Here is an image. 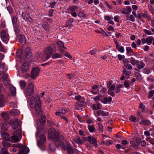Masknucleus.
<instances>
[{
	"mask_svg": "<svg viewBox=\"0 0 154 154\" xmlns=\"http://www.w3.org/2000/svg\"><path fill=\"white\" fill-rule=\"evenodd\" d=\"M30 105L31 108L35 109L37 114H42V111L41 109V103L39 97H32L31 99Z\"/></svg>",
	"mask_w": 154,
	"mask_h": 154,
	"instance_id": "nucleus-1",
	"label": "nucleus"
},
{
	"mask_svg": "<svg viewBox=\"0 0 154 154\" xmlns=\"http://www.w3.org/2000/svg\"><path fill=\"white\" fill-rule=\"evenodd\" d=\"M38 126L37 128V131L36 133V136L38 137L40 139L38 140H37V144L38 146L40 149L44 150L45 149V147L43 146L46 140V137L45 135L44 134H41V131H43L44 129L43 126Z\"/></svg>",
	"mask_w": 154,
	"mask_h": 154,
	"instance_id": "nucleus-2",
	"label": "nucleus"
},
{
	"mask_svg": "<svg viewBox=\"0 0 154 154\" xmlns=\"http://www.w3.org/2000/svg\"><path fill=\"white\" fill-rule=\"evenodd\" d=\"M60 132L57 131L55 128H52L49 132L48 138L51 140H54L55 142H60L63 140L64 137L63 135H60Z\"/></svg>",
	"mask_w": 154,
	"mask_h": 154,
	"instance_id": "nucleus-3",
	"label": "nucleus"
},
{
	"mask_svg": "<svg viewBox=\"0 0 154 154\" xmlns=\"http://www.w3.org/2000/svg\"><path fill=\"white\" fill-rule=\"evenodd\" d=\"M56 44L54 42H52L45 49L43 57L46 60L48 59L53 52L56 51Z\"/></svg>",
	"mask_w": 154,
	"mask_h": 154,
	"instance_id": "nucleus-4",
	"label": "nucleus"
},
{
	"mask_svg": "<svg viewBox=\"0 0 154 154\" xmlns=\"http://www.w3.org/2000/svg\"><path fill=\"white\" fill-rule=\"evenodd\" d=\"M22 137L21 130L19 129L13 133V135L11 137L12 142H18Z\"/></svg>",
	"mask_w": 154,
	"mask_h": 154,
	"instance_id": "nucleus-5",
	"label": "nucleus"
},
{
	"mask_svg": "<svg viewBox=\"0 0 154 154\" xmlns=\"http://www.w3.org/2000/svg\"><path fill=\"white\" fill-rule=\"evenodd\" d=\"M21 121L18 119H11L9 121L8 124L12 126L14 129H16L19 125V122Z\"/></svg>",
	"mask_w": 154,
	"mask_h": 154,
	"instance_id": "nucleus-6",
	"label": "nucleus"
},
{
	"mask_svg": "<svg viewBox=\"0 0 154 154\" xmlns=\"http://www.w3.org/2000/svg\"><path fill=\"white\" fill-rule=\"evenodd\" d=\"M1 36L2 41L7 43L8 41L9 37L8 34L5 30H3L1 32Z\"/></svg>",
	"mask_w": 154,
	"mask_h": 154,
	"instance_id": "nucleus-7",
	"label": "nucleus"
},
{
	"mask_svg": "<svg viewBox=\"0 0 154 154\" xmlns=\"http://www.w3.org/2000/svg\"><path fill=\"white\" fill-rule=\"evenodd\" d=\"M30 66L29 63L28 61L24 62L21 67V69L23 73L29 71Z\"/></svg>",
	"mask_w": 154,
	"mask_h": 154,
	"instance_id": "nucleus-8",
	"label": "nucleus"
},
{
	"mask_svg": "<svg viewBox=\"0 0 154 154\" xmlns=\"http://www.w3.org/2000/svg\"><path fill=\"white\" fill-rule=\"evenodd\" d=\"M34 87L33 84L31 83L27 87L26 91V95L30 96L32 95L34 91Z\"/></svg>",
	"mask_w": 154,
	"mask_h": 154,
	"instance_id": "nucleus-9",
	"label": "nucleus"
},
{
	"mask_svg": "<svg viewBox=\"0 0 154 154\" xmlns=\"http://www.w3.org/2000/svg\"><path fill=\"white\" fill-rule=\"evenodd\" d=\"M40 69L38 67L32 69L31 72V77L32 79H35L38 75Z\"/></svg>",
	"mask_w": 154,
	"mask_h": 154,
	"instance_id": "nucleus-10",
	"label": "nucleus"
},
{
	"mask_svg": "<svg viewBox=\"0 0 154 154\" xmlns=\"http://www.w3.org/2000/svg\"><path fill=\"white\" fill-rule=\"evenodd\" d=\"M73 141L77 143L79 145H82L84 142V141H86L87 139L85 137L82 138V139H81L79 137H77L73 139Z\"/></svg>",
	"mask_w": 154,
	"mask_h": 154,
	"instance_id": "nucleus-11",
	"label": "nucleus"
},
{
	"mask_svg": "<svg viewBox=\"0 0 154 154\" xmlns=\"http://www.w3.org/2000/svg\"><path fill=\"white\" fill-rule=\"evenodd\" d=\"M29 149L24 145H22L17 154H27L29 151Z\"/></svg>",
	"mask_w": 154,
	"mask_h": 154,
	"instance_id": "nucleus-12",
	"label": "nucleus"
},
{
	"mask_svg": "<svg viewBox=\"0 0 154 154\" xmlns=\"http://www.w3.org/2000/svg\"><path fill=\"white\" fill-rule=\"evenodd\" d=\"M67 150L68 154H73L75 152V149L73 148L71 145L69 144H67V146L64 150Z\"/></svg>",
	"mask_w": 154,
	"mask_h": 154,
	"instance_id": "nucleus-13",
	"label": "nucleus"
},
{
	"mask_svg": "<svg viewBox=\"0 0 154 154\" xmlns=\"http://www.w3.org/2000/svg\"><path fill=\"white\" fill-rule=\"evenodd\" d=\"M87 139L89 142L94 146L97 144V139L94 137H91V136H88V137Z\"/></svg>",
	"mask_w": 154,
	"mask_h": 154,
	"instance_id": "nucleus-14",
	"label": "nucleus"
},
{
	"mask_svg": "<svg viewBox=\"0 0 154 154\" xmlns=\"http://www.w3.org/2000/svg\"><path fill=\"white\" fill-rule=\"evenodd\" d=\"M1 137L4 141H8L10 140V136L7 133L5 132H1Z\"/></svg>",
	"mask_w": 154,
	"mask_h": 154,
	"instance_id": "nucleus-15",
	"label": "nucleus"
},
{
	"mask_svg": "<svg viewBox=\"0 0 154 154\" xmlns=\"http://www.w3.org/2000/svg\"><path fill=\"white\" fill-rule=\"evenodd\" d=\"M115 43L116 46V48L118 50V51L121 53L124 52L125 51L124 47L122 46L120 47L119 42L116 40L115 41Z\"/></svg>",
	"mask_w": 154,
	"mask_h": 154,
	"instance_id": "nucleus-16",
	"label": "nucleus"
},
{
	"mask_svg": "<svg viewBox=\"0 0 154 154\" xmlns=\"http://www.w3.org/2000/svg\"><path fill=\"white\" fill-rule=\"evenodd\" d=\"M129 139L130 140V144L132 146L134 147L135 146L134 139H135V135L134 133L132 134L131 136H129Z\"/></svg>",
	"mask_w": 154,
	"mask_h": 154,
	"instance_id": "nucleus-17",
	"label": "nucleus"
},
{
	"mask_svg": "<svg viewBox=\"0 0 154 154\" xmlns=\"http://www.w3.org/2000/svg\"><path fill=\"white\" fill-rule=\"evenodd\" d=\"M92 108L93 110H97L98 109H102V106L100 103H98L97 104H93L91 105Z\"/></svg>",
	"mask_w": 154,
	"mask_h": 154,
	"instance_id": "nucleus-18",
	"label": "nucleus"
},
{
	"mask_svg": "<svg viewBox=\"0 0 154 154\" xmlns=\"http://www.w3.org/2000/svg\"><path fill=\"white\" fill-rule=\"evenodd\" d=\"M26 57L29 58L32 55V53L31 51L30 48L29 47H27L26 49Z\"/></svg>",
	"mask_w": 154,
	"mask_h": 154,
	"instance_id": "nucleus-19",
	"label": "nucleus"
},
{
	"mask_svg": "<svg viewBox=\"0 0 154 154\" xmlns=\"http://www.w3.org/2000/svg\"><path fill=\"white\" fill-rule=\"evenodd\" d=\"M6 99L2 94L0 95V107H2L5 106V103Z\"/></svg>",
	"mask_w": 154,
	"mask_h": 154,
	"instance_id": "nucleus-20",
	"label": "nucleus"
},
{
	"mask_svg": "<svg viewBox=\"0 0 154 154\" xmlns=\"http://www.w3.org/2000/svg\"><path fill=\"white\" fill-rule=\"evenodd\" d=\"M98 86L97 85H95L93 86L92 87V90H91L90 92L94 94H96L99 93V89H98L97 91H95L94 90L97 89L98 88Z\"/></svg>",
	"mask_w": 154,
	"mask_h": 154,
	"instance_id": "nucleus-21",
	"label": "nucleus"
},
{
	"mask_svg": "<svg viewBox=\"0 0 154 154\" xmlns=\"http://www.w3.org/2000/svg\"><path fill=\"white\" fill-rule=\"evenodd\" d=\"M19 41L22 45H24L25 44L26 40L25 37L24 35H20Z\"/></svg>",
	"mask_w": 154,
	"mask_h": 154,
	"instance_id": "nucleus-22",
	"label": "nucleus"
},
{
	"mask_svg": "<svg viewBox=\"0 0 154 154\" xmlns=\"http://www.w3.org/2000/svg\"><path fill=\"white\" fill-rule=\"evenodd\" d=\"M2 116L3 119L5 121V122H6L9 119V114L5 112H2Z\"/></svg>",
	"mask_w": 154,
	"mask_h": 154,
	"instance_id": "nucleus-23",
	"label": "nucleus"
},
{
	"mask_svg": "<svg viewBox=\"0 0 154 154\" xmlns=\"http://www.w3.org/2000/svg\"><path fill=\"white\" fill-rule=\"evenodd\" d=\"M131 72L130 71H127V72L125 73L124 75H123L121 77V80H123L125 79L128 78L129 77Z\"/></svg>",
	"mask_w": 154,
	"mask_h": 154,
	"instance_id": "nucleus-24",
	"label": "nucleus"
},
{
	"mask_svg": "<svg viewBox=\"0 0 154 154\" xmlns=\"http://www.w3.org/2000/svg\"><path fill=\"white\" fill-rule=\"evenodd\" d=\"M46 117L45 115H43L42 116L39 121L40 123L42 125H43L46 122Z\"/></svg>",
	"mask_w": 154,
	"mask_h": 154,
	"instance_id": "nucleus-25",
	"label": "nucleus"
},
{
	"mask_svg": "<svg viewBox=\"0 0 154 154\" xmlns=\"http://www.w3.org/2000/svg\"><path fill=\"white\" fill-rule=\"evenodd\" d=\"M5 66V64L4 63H2L0 61V75L2 74Z\"/></svg>",
	"mask_w": 154,
	"mask_h": 154,
	"instance_id": "nucleus-26",
	"label": "nucleus"
},
{
	"mask_svg": "<svg viewBox=\"0 0 154 154\" xmlns=\"http://www.w3.org/2000/svg\"><path fill=\"white\" fill-rule=\"evenodd\" d=\"M21 16L23 17V19L24 20L26 21L27 20L29 15L28 13L26 12H24L22 13Z\"/></svg>",
	"mask_w": 154,
	"mask_h": 154,
	"instance_id": "nucleus-27",
	"label": "nucleus"
},
{
	"mask_svg": "<svg viewBox=\"0 0 154 154\" xmlns=\"http://www.w3.org/2000/svg\"><path fill=\"white\" fill-rule=\"evenodd\" d=\"M43 27L46 31H49L50 30V26L48 23L47 22H45L43 25Z\"/></svg>",
	"mask_w": 154,
	"mask_h": 154,
	"instance_id": "nucleus-28",
	"label": "nucleus"
},
{
	"mask_svg": "<svg viewBox=\"0 0 154 154\" xmlns=\"http://www.w3.org/2000/svg\"><path fill=\"white\" fill-rule=\"evenodd\" d=\"M88 128L91 133H93L95 131V128L94 125H88Z\"/></svg>",
	"mask_w": 154,
	"mask_h": 154,
	"instance_id": "nucleus-29",
	"label": "nucleus"
},
{
	"mask_svg": "<svg viewBox=\"0 0 154 154\" xmlns=\"http://www.w3.org/2000/svg\"><path fill=\"white\" fill-rule=\"evenodd\" d=\"M2 145L4 148L10 147L11 146V144L6 141H2Z\"/></svg>",
	"mask_w": 154,
	"mask_h": 154,
	"instance_id": "nucleus-30",
	"label": "nucleus"
},
{
	"mask_svg": "<svg viewBox=\"0 0 154 154\" xmlns=\"http://www.w3.org/2000/svg\"><path fill=\"white\" fill-rule=\"evenodd\" d=\"M153 39V36H149L146 38V43L148 45H150L152 42Z\"/></svg>",
	"mask_w": 154,
	"mask_h": 154,
	"instance_id": "nucleus-31",
	"label": "nucleus"
},
{
	"mask_svg": "<svg viewBox=\"0 0 154 154\" xmlns=\"http://www.w3.org/2000/svg\"><path fill=\"white\" fill-rule=\"evenodd\" d=\"M10 90L11 92L12 96H14L16 95V89L14 86H11L10 87Z\"/></svg>",
	"mask_w": 154,
	"mask_h": 154,
	"instance_id": "nucleus-32",
	"label": "nucleus"
},
{
	"mask_svg": "<svg viewBox=\"0 0 154 154\" xmlns=\"http://www.w3.org/2000/svg\"><path fill=\"white\" fill-rule=\"evenodd\" d=\"M14 27V31L15 32L17 36L19 34L20 32V28L17 25H13Z\"/></svg>",
	"mask_w": 154,
	"mask_h": 154,
	"instance_id": "nucleus-33",
	"label": "nucleus"
},
{
	"mask_svg": "<svg viewBox=\"0 0 154 154\" xmlns=\"http://www.w3.org/2000/svg\"><path fill=\"white\" fill-rule=\"evenodd\" d=\"M20 113V112L17 109H14L11 111L10 114L14 116H16L19 114Z\"/></svg>",
	"mask_w": 154,
	"mask_h": 154,
	"instance_id": "nucleus-34",
	"label": "nucleus"
},
{
	"mask_svg": "<svg viewBox=\"0 0 154 154\" xmlns=\"http://www.w3.org/2000/svg\"><path fill=\"white\" fill-rule=\"evenodd\" d=\"M112 100V98L111 97H109L108 98L105 97L103 99V103L104 104H106L108 102H110Z\"/></svg>",
	"mask_w": 154,
	"mask_h": 154,
	"instance_id": "nucleus-35",
	"label": "nucleus"
},
{
	"mask_svg": "<svg viewBox=\"0 0 154 154\" xmlns=\"http://www.w3.org/2000/svg\"><path fill=\"white\" fill-rule=\"evenodd\" d=\"M137 62L138 61H137L136 63H137V67L139 69H141L144 67L145 64L143 62L139 63Z\"/></svg>",
	"mask_w": 154,
	"mask_h": 154,
	"instance_id": "nucleus-36",
	"label": "nucleus"
},
{
	"mask_svg": "<svg viewBox=\"0 0 154 154\" xmlns=\"http://www.w3.org/2000/svg\"><path fill=\"white\" fill-rule=\"evenodd\" d=\"M56 44L58 45L60 48H63V49H66V48L65 47L64 43L62 42L58 41L56 43Z\"/></svg>",
	"mask_w": 154,
	"mask_h": 154,
	"instance_id": "nucleus-37",
	"label": "nucleus"
},
{
	"mask_svg": "<svg viewBox=\"0 0 154 154\" xmlns=\"http://www.w3.org/2000/svg\"><path fill=\"white\" fill-rule=\"evenodd\" d=\"M7 122H4L2 125L1 126V129L4 132L5 131H6L7 129Z\"/></svg>",
	"mask_w": 154,
	"mask_h": 154,
	"instance_id": "nucleus-38",
	"label": "nucleus"
},
{
	"mask_svg": "<svg viewBox=\"0 0 154 154\" xmlns=\"http://www.w3.org/2000/svg\"><path fill=\"white\" fill-rule=\"evenodd\" d=\"M141 124L145 125H149L150 124V122L149 120H142L140 122Z\"/></svg>",
	"mask_w": 154,
	"mask_h": 154,
	"instance_id": "nucleus-39",
	"label": "nucleus"
},
{
	"mask_svg": "<svg viewBox=\"0 0 154 154\" xmlns=\"http://www.w3.org/2000/svg\"><path fill=\"white\" fill-rule=\"evenodd\" d=\"M62 54L59 53H55L53 54L52 56V58L53 59H57L60 58L61 57Z\"/></svg>",
	"mask_w": 154,
	"mask_h": 154,
	"instance_id": "nucleus-40",
	"label": "nucleus"
},
{
	"mask_svg": "<svg viewBox=\"0 0 154 154\" xmlns=\"http://www.w3.org/2000/svg\"><path fill=\"white\" fill-rule=\"evenodd\" d=\"M74 19L72 18H70L67 21L66 27H69L72 25V23Z\"/></svg>",
	"mask_w": 154,
	"mask_h": 154,
	"instance_id": "nucleus-41",
	"label": "nucleus"
},
{
	"mask_svg": "<svg viewBox=\"0 0 154 154\" xmlns=\"http://www.w3.org/2000/svg\"><path fill=\"white\" fill-rule=\"evenodd\" d=\"M20 86L22 89H24L26 85V82L25 81L21 80L20 81Z\"/></svg>",
	"mask_w": 154,
	"mask_h": 154,
	"instance_id": "nucleus-42",
	"label": "nucleus"
},
{
	"mask_svg": "<svg viewBox=\"0 0 154 154\" xmlns=\"http://www.w3.org/2000/svg\"><path fill=\"white\" fill-rule=\"evenodd\" d=\"M22 52L21 49H19L16 53V56L18 58H20L22 56Z\"/></svg>",
	"mask_w": 154,
	"mask_h": 154,
	"instance_id": "nucleus-43",
	"label": "nucleus"
},
{
	"mask_svg": "<svg viewBox=\"0 0 154 154\" xmlns=\"http://www.w3.org/2000/svg\"><path fill=\"white\" fill-rule=\"evenodd\" d=\"M49 148L51 151H54L55 150V148L57 146L54 143L50 144H49Z\"/></svg>",
	"mask_w": 154,
	"mask_h": 154,
	"instance_id": "nucleus-44",
	"label": "nucleus"
},
{
	"mask_svg": "<svg viewBox=\"0 0 154 154\" xmlns=\"http://www.w3.org/2000/svg\"><path fill=\"white\" fill-rule=\"evenodd\" d=\"M1 152L2 154H9L7 149L4 147L1 149Z\"/></svg>",
	"mask_w": 154,
	"mask_h": 154,
	"instance_id": "nucleus-45",
	"label": "nucleus"
},
{
	"mask_svg": "<svg viewBox=\"0 0 154 154\" xmlns=\"http://www.w3.org/2000/svg\"><path fill=\"white\" fill-rule=\"evenodd\" d=\"M3 83L6 86H8L10 84V80L8 79H6L4 80L3 81Z\"/></svg>",
	"mask_w": 154,
	"mask_h": 154,
	"instance_id": "nucleus-46",
	"label": "nucleus"
},
{
	"mask_svg": "<svg viewBox=\"0 0 154 154\" xmlns=\"http://www.w3.org/2000/svg\"><path fill=\"white\" fill-rule=\"evenodd\" d=\"M12 18V21L13 25H17L16 24L17 23V18L16 17V16H14L12 17L11 18Z\"/></svg>",
	"mask_w": 154,
	"mask_h": 154,
	"instance_id": "nucleus-47",
	"label": "nucleus"
},
{
	"mask_svg": "<svg viewBox=\"0 0 154 154\" xmlns=\"http://www.w3.org/2000/svg\"><path fill=\"white\" fill-rule=\"evenodd\" d=\"M60 113L64 114L67 112L69 111L68 108H66L65 109H62L59 110Z\"/></svg>",
	"mask_w": 154,
	"mask_h": 154,
	"instance_id": "nucleus-48",
	"label": "nucleus"
},
{
	"mask_svg": "<svg viewBox=\"0 0 154 154\" xmlns=\"http://www.w3.org/2000/svg\"><path fill=\"white\" fill-rule=\"evenodd\" d=\"M77 9V7L76 6H72L69 7L68 8V10L72 11H74L76 10Z\"/></svg>",
	"mask_w": 154,
	"mask_h": 154,
	"instance_id": "nucleus-49",
	"label": "nucleus"
},
{
	"mask_svg": "<svg viewBox=\"0 0 154 154\" xmlns=\"http://www.w3.org/2000/svg\"><path fill=\"white\" fill-rule=\"evenodd\" d=\"M58 146L62 147L64 150L67 146V144L65 145L63 142H60L58 144Z\"/></svg>",
	"mask_w": 154,
	"mask_h": 154,
	"instance_id": "nucleus-50",
	"label": "nucleus"
},
{
	"mask_svg": "<svg viewBox=\"0 0 154 154\" xmlns=\"http://www.w3.org/2000/svg\"><path fill=\"white\" fill-rule=\"evenodd\" d=\"M98 126L99 130L101 132L103 131V125L100 123H99L98 124Z\"/></svg>",
	"mask_w": 154,
	"mask_h": 154,
	"instance_id": "nucleus-51",
	"label": "nucleus"
},
{
	"mask_svg": "<svg viewBox=\"0 0 154 154\" xmlns=\"http://www.w3.org/2000/svg\"><path fill=\"white\" fill-rule=\"evenodd\" d=\"M114 19L116 22L119 23L120 22V17L119 15L116 16H114Z\"/></svg>",
	"mask_w": 154,
	"mask_h": 154,
	"instance_id": "nucleus-52",
	"label": "nucleus"
},
{
	"mask_svg": "<svg viewBox=\"0 0 154 154\" xmlns=\"http://www.w3.org/2000/svg\"><path fill=\"white\" fill-rule=\"evenodd\" d=\"M143 72L145 74H149L151 72V71L149 69L145 68L143 69Z\"/></svg>",
	"mask_w": 154,
	"mask_h": 154,
	"instance_id": "nucleus-53",
	"label": "nucleus"
},
{
	"mask_svg": "<svg viewBox=\"0 0 154 154\" xmlns=\"http://www.w3.org/2000/svg\"><path fill=\"white\" fill-rule=\"evenodd\" d=\"M126 51L127 53H128V54H129V53H134L133 51H132V49L131 47H126Z\"/></svg>",
	"mask_w": 154,
	"mask_h": 154,
	"instance_id": "nucleus-54",
	"label": "nucleus"
},
{
	"mask_svg": "<svg viewBox=\"0 0 154 154\" xmlns=\"http://www.w3.org/2000/svg\"><path fill=\"white\" fill-rule=\"evenodd\" d=\"M78 16L81 18H84L86 17V16L85 14L82 12H80L79 13Z\"/></svg>",
	"mask_w": 154,
	"mask_h": 154,
	"instance_id": "nucleus-55",
	"label": "nucleus"
},
{
	"mask_svg": "<svg viewBox=\"0 0 154 154\" xmlns=\"http://www.w3.org/2000/svg\"><path fill=\"white\" fill-rule=\"evenodd\" d=\"M143 31L146 34L148 35H152V32L149 30L144 29H143Z\"/></svg>",
	"mask_w": 154,
	"mask_h": 154,
	"instance_id": "nucleus-56",
	"label": "nucleus"
},
{
	"mask_svg": "<svg viewBox=\"0 0 154 154\" xmlns=\"http://www.w3.org/2000/svg\"><path fill=\"white\" fill-rule=\"evenodd\" d=\"M22 145L20 144V143L18 144H13L11 145V146L13 147H16V148H20L21 146Z\"/></svg>",
	"mask_w": 154,
	"mask_h": 154,
	"instance_id": "nucleus-57",
	"label": "nucleus"
},
{
	"mask_svg": "<svg viewBox=\"0 0 154 154\" xmlns=\"http://www.w3.org/2000/svg\"><path fill=\"white\" fill-rule=\"evenodd\" d=\"M128 65H124V66H123V75H124V74L127 72L126 68L128 67Z\"/></svg>",
	"mask_w": 154,
	"mask_h": 154,
	"instance_id": "nucleus-58",
	"label": "nucleus"
},
{
	"mask_svg": "<svg viewBox=\"0 0 154 154\" xmlns=\"http://www.w3.org/2000/svg\"><path fill=\"white\" fill-rule=\"evenodd\" d=\"M76 104L78 106H80L81 107L84 106L85 105V103L84 101H80L78 102Z\"/></svg>",
	"mask_w": 154,
	"mask_h": 154,
	"instance_id": "nucleus-59",
	"label": "nucleus"
},
{
	"mask_svg": "<svg viewBox=\"0 0 154 154\" xmlns=\"http://www.w3.org/2000/svg\"><path fill=\"white\" fill-rule=\"evenodd\" d=\"M57 4V2L54 1L52 2V3H50V5H49V7L52 8H54L56 6V5Z\"/></svg>",
	"mask_w": 154,
	"mask_h": 154,
	"instance_id": "nucleus-60",
	"label": "nucleus"
},
{
	"mask_svg": "<svg viewBox=\"0 0 154 154\" xmlns=\"http://www.w3.org/2000/svg\"><path fill=\"white\" fill-rule=\"evenodd\" d=\"M154 93V90H152L149 91V92L148 97L149 98L151 97L153 95Z\"/></svg>",
	"mask_w": 154,
	"mask_h": 154,
	"instance_id": "nucleus-61",
	"label": "nucleus"
},
{
	"mask_svg": "<svg viewBox=\"0 0 154 154\" xmlns=\"http://www.w3.org/2000/svg\"><path fill=\"white\" fill-rule=\"evenodd\" d=\"M5 50V47L0 42V51L3 52Z\"/></svg>",
	"mask_w": 154,
	"mask_h": 154,
	"instance_id": "nucleus-62",
	"label": "nucleus"
},
{
	"mask_svg": "<svg viewBox=\"0 0 154 154\" xmlns=\"http://www.w3.org/2000/svg\"><path fill=\"white\" fill-rule=\"evenodd\" d=\"M8 75L6 73H4L3 74L2 76V78L4 80L8 79Z\"/></svg>",
	"mask_w": 154,
	"mask_h": 154,
	"instance_id": "nucleus-63",
	"label": "nucleus"
},
{
	"mask_svg": "<svg viewBox=\"0 0 154 154\" xmlns=\"http://www.w3.org/2000/svg\"><path fill=\"white\" fill-rule=\"evenodd\" d=\"M130 85L129 83L127 81H126L124 83V85L127 88H128L129 87Z\"/></svg>",
	"mask_w": 154,
	"mask_h": 154,
	"instance_id": "nucleus-64",
	"label": "nucleus"
}]
</instances>
